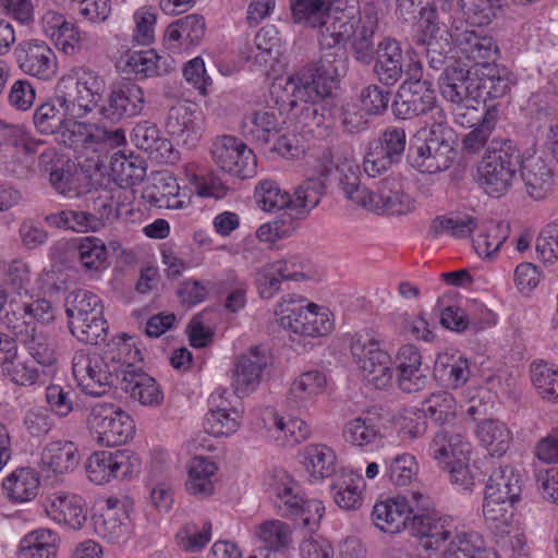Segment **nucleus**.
<instances>
[{"label": "nucleus", "instance_id": "nucleus-50", "mask_svg": "<svg viewBox=\"0 0 558 558\" xmlns=\"http://www.w3.org/2000/svg\"><path fill=\"white\" fill-rule=\"evenodd\" d=\"M291 534L289 524L280 520L266 521L258 529V537L266 544L268 551L287 548L292 542Z\"/></svg>", "mask_w": 558, "mask_h": 558}, {"label": "nucleus", "instance_id": "nucleus-28", "mask_svg": "<svg viewBox=\"0 0 558 558\" xmlns=\"http://www.w3.org/2000/svg\"><path fill=\"white\" fill-rule=\"evenodd\" d=\"M280 515L291 519L298 526L315 531L320 524L325 507L316 499H303L301 496L290 497L284 504H277Z\"/></svg>", "mask_w": 558, "mask_h": 558}, {"label": "nucleus", "instance_id": "nucleus-27", "mask_svg": "<svg viewBox=\"0 0 558 558\" xmlns=\"http://www.w3.org/2000/svg\"><path fill=\"white\" fill-rule=\"evenodd\" d=\"M59 94L56 100L60 107L70 112L71 119L82 118L85 113L92 111L101 99L89 90L73 85V77L61 78L58 85Z\"/></svg>", "mask_w": 558, "mask_h": 558}, {"label": "nucleus", "instance_id": "nucleus-55", "mask_svg": "<svg viewBox=\"0 0 558 558\" xmlns=\"http://www.w3.org/2000/svg\"><path fill=\"white\" fill-rule=\"evenodd\" d=\"M123 518L125 515L112 512L110 509L101 510L92 518L94 530L100 537L117 542L123 536Z\"/></svg>", "mask_w": 558, "mask_h": 558}, {"label": "nucleus", "instance_id": "nucleus-2", "mask_svg": "<svg viewBox=\"0 0 558 558\" xmlns=\"http://www.w3.org/2000/svg\"><path fill=\"white\" fill-rule=\"evenodd\" d=\"M132 367L129 360L113 349L99 353H78L73 359V375L87 395L101 396L107 388L121 389L126 371Z\"/></svg>", "mask_w": 558, "mask_h": 558}, {"label": "nucleus", "instance_id": "nucleus-49", "mask_svg": "<svg viewBox=\"0 0 558 558\" xmlns=\"http://www.w3.org/2000/svg\"><path fill=\"white\" fill-rule=\"evenodd\" d=\"M509 232L510 226L508 222L492 223L485 233L480 234L473 241L476 253L484 255V257H492L508 239Z\"/></svg>", "mask_w": 558, "mask_h": 558}, {"label": "nucleus", "instance_id": "nucleus-4", "mask_svg": "<svg viewBox=\"0 0 558 558\" xmlns=\"http://www.w3.org/2000/svg\"><path fill=\"white\" fill-rule=\"evenodd\" d=\"M521 161L522 154L510 140H505L498 148L493 147L492 151L488 149L478 166L485 192L493 197L507 193Z\"/></svg>", "mask_w": 558, "mask_h": 558}, {"label": "nucleus", "instance_id": "nucleus-8", "mask_svg": "<svg viewBox=\"0 0 558 558\" xmlns=\"http://www.w3.org/2000/svg\"><path fill=\"white\" fill-rule=\"evenodd\" d=\"M407 149V132L400 126L386 128L379 137L368 144L363 162L368 175L375 177L399 163Z\"/></svg>", "mask_w": 558, "mask_h": 558}, {"label": "nucleus", "instance_id": "nucleus-26", "mask_svg": "<svg viewBox=\"0 0 558 558\" xmlns=\"http://www.w3.org/2000/svg\"><path fill=\"white\" fill-rule=\"evenodd\" d=\"M120 390L143 405L157 407L163 400V393L156 379L142 368L135 366L126 371V376H124Z\"/></svg>", "mask_w": 558, "mask_h": 558}, {"label": "nucleus", "instance_id": "nucleus-57", "mask_svg": "<svg viewBox=\"0 0 558 558\" xmlns=\"http://www.w3.org/2000/svg\"><path fill=\"white\" fill-rule=\"evenodd\" d=\"M417 463L412 454L397 456L390 463L387 475L389 481L397 486H405L417 474Z\"/></svg>", "mask_w": 558, "mask_h": 558}, {"label": "nucleus", "instance_id": "nucleus-24", "mask_svg": "<svg viewBox=\"0 0 558 558\" xmlns=\"http://www.w3.org/2000/svg\"><path fill=\"white\" fill-rule=\"evenodd\" d=\"M197 120V113L191 106L178 104L169 109L166 130L178 144L192 148L201 137Z\"/></svg>", "mask_w": 558, "mask_h": 558}, {"label": "nucleus", "instance_id": "nucleus-41", "mask_svg": "<svg viewBox=\"0 0 558 558\" xmlns=\"http://www.w3.org/2000/svg\"><path fill=\"white\" fill-rule=\"evenodd\" d=\"M499 118L497 106H490L485 109L481 124L470 131L462 141V148L470 155L478 154L487 143V140L495 129Z\"/></svg>", "mask_w": 558, "mask_h": 558}, {"label": "nucleus", "instance_id": "nucleus-38", "mask_svg": "<svg viewBox=\"0 0 558 558\" xmlns=\"http://www.w3.org/2000/svg\"><path fill=\"white\" fill-rule=\"evenodd\" d=\"M325 386L326 376L322 372L316 369L304 372L292 383L288 402L292 407H298L302 401L320 393Z\"/></svg>", "mask_w": 558, "mask_h": 558}, {"label": "nucleus", "instance_id": "nucleus-56", "mask_svg": "<svg viewBox=\"0 0 558 558\" xmlns=\"http://www.w3.org/2000/svg\"><path fill=\"white\" fill-rule=\"evenodd\" d=\"M416 43L426 46V58L429 68L439 71L448 66V53L451 50L448 36L440 34L436 38H417Z\"/></svg>", "mask_w": 558, "mask_h": 558}, {"label": "nucleus", "instance_id": "nucleus-31", "mask_svg": "<svg viewBox=\"0 0 558 558\" xmlns=\"http://www.w3.org/2000/svg\"><path fill=\"white\" fill-rule=\"evenodd\" d=\"M39 485V476L31 468L16 469L2 483L8 496L17 502L34 499L38 494Z\"/></svg>", "mask_w": 558, "mask_h": 558}, {"label": "nucleus", "instance_id": "nucleus-9", "mask_svg": "<svg viewBox=\"0 0 558 558\" xmlns=\"http://www.w3.org/2000/svg\"><path fill=\"white\" fill-rule=\"evenodd\" d=\"M392 114L400 120L433 113L435 121H446L444 110L437 105L432 83L402 84L391 104Z\"/></svg>", "mask_w": 558, "mask_h": 558}, {"label": "nucleus", "instance_id": "nucleus-42", "mask_svg": "<svg viewBox=\"0 0 558 558\" xmlns=\"http://www.w3.org/2000/svg\"><path fill=\"white\" fill-rule=\"evenodd\" d=\"M457 402L447 391L432 393L423 403L421 412L438 425L451 423L456 417Z\"/></svg>", "mask_w": 558, "mask_h": 558}, {"label": "nucleus", "instance_id": "nucleus-25", "mask_svg": "<svg viewBox=\"0 0 558 558\" xmlns=\"http://www.w3.org/2000/svg\"><path fill=\"white\" fill-rule=\"evenodd\" d=\"M525 193L533 199H544L553 189V171L541 157H522L519 166Z\"/></svg>", "mask_w": 558, "mask_h": 558}, {"label": "nucleus", "instance_id": "nucleus-5", "mask_svg": "<svg viewBox=\"0 0 558 558\" xmlns=\"http://www.w3.org/2000/svg\"><path fill=\"white\" fill-rule=\"evenodd\" d=\"M87 424L99 445L121 446L131 439L135 432L132 417L112 403H97L90 409Z\"/></svg>", "mask_w": 558, "mask_h": 558}, {"label": "nucleus", "instance_id": "nucleus-1", "mask_svg": "<svg viewBox=\"0 0 558 558\" xmlns=\"http://www.w3.org/2000/svg\"><path fill=\"white\" fill-rule=\"evenodd\" d=\"M295 23L318 29L319 59L286 81L283 92L293 109L298 100L323 99L329 105L333 92L349 69V57L343 43L351 39L359 24L361 11L341 0H290Z\"/></svg>", "mask_w": 558, "mask_h": 558}, {"label": "nucleus", "instance_id": "nucleus-17", "mask_svg": "<svg viewBox=\"0 0 558 558\" xmlns=\"http://www.w3.org/2000/svg\"><path fill=\"white\" fill-rule=\"evenodd\" d=\"M457 134L447 125L446 121H435L429 130L428 136L421 140L424 151L429 154L434 172L447 170L453 162L457 151Z\"/></svg>", "mask_w": 558, "mask_h": 558}, {"label": "nucleus", "instance_id": "nucleus-47", "mask_svg": "<svg viewBox=\"0 0 558 558\" xmlns=\"http://www.w3.org/2000/svg\"><path fill=\"white\" fill-rule=\"evenodd\" d=\"M462 16L471 26H486L501 9L489 0H459Z\"/></svg>", "mask_w": 558, "mask_h": 558}, {"label": "nucleus", "instance_id": "nucleus-58", "mask_svg": "<svg viewBox=\"0 0 558 558\" xmlns=\"http://www.w3.org/2000/svg\"><path fill=\"white\" fill-rule=\"evenodd\" d=\"M343 435L352 445L364 446L377 437L378 430L372 418L356 417L345 425Z\"/></svg>", "mask_w": 558, "mask_h": 558}, {"label": "nucleus", "instance_id": "nucleus-46", "mask_svg": "<svg viewBox=\"0 0 558 558\" xmlns=\"http://www.w3.org/2000/svg\"><path fill=\"white\" fill-rule=\"evenodd\" d=\"M301 101L304 105L298 114V122L308 132H314L315 128H320L330 120L333 98L329 99V105L323 99Z\"/></svg>", "mask_w": 558, "mask_h": 558}, {"label": "nucleus", "instance_id": "nucleus-63", "mask_svg": "<svg viewBox=\"0 0 558 558\" xmlns=\"http://www.w3.org/2000/svg\"><path fill=\"white\" fill-rule=\"evenodd\" d=\"M340 184L347 198L363 207L368 208L367 202H371V194L373 191H369L365 186H361L360 178L356 171H354L352 168H349L348 171L342 173L340 177Z\"/></svg>", "mask_w": 558, "mask_h": 558}, {"label": "nucleus", "instance_id": "nucleus-16", "mask_svg": "<svg viewBox=\"0 0 558 558\" xmlns=\"http://www.w3.org/2000/svg\"><path fill=\"white\" fill-rule=\"evenodd\" d=\"M268 361L269 357L264 345L251 347L247 353L238 359L233 369L232 386L239 397H243L258 387Z\"/></svg>", "mask_w": 558, "mask_h": 558}, {"label": "nucleus", "instance_id": "nucleus-30", "mask_svg": "<svg viewBox=\"0 0 558 558\" xmlns=\"http://www.w3.org/2000/svg\"><path fill=\"white\" fill-rule=\"evenodd\" d=\"M456 43L459 51L466 59L474 61L483 68L484 62L497 56L499 49L490 36L482 35L474 31H465L457 35Z\"/></svg>", "mask_w": 558, "mask_h": 558}, {"label": "nucleus", "instance_id": "nucleus-29", "mask_svg": "<svg viewBox=\"0 0 558 558\" xmlns=\"http://www.w3.org/2000/svg\"><path fill=\"white\" fill-rule=\"evenodd\" d=\"M45 221L54 228L74 232H97L105 227L104 215L98 216L81 209H64L46 216Z\"/></svg>", "mask_w": 558, "mask_h": 558}, {"label": "nucleus", "instance_id": "nucleus-62", "mask_svg": "<svg viewBox=\"0 0 558 558\" xmlns=\"http://www.w3.org/2000/svg\"><path fill=\"white\" fill-rule=\"evenodd\" d=\"M506 496L497 494L496 489L485 490L483 515L487 521H507V514L510 508L518 501H510Z\"/></svg>", "mask_w": 558, "mask_h": 558}, {"label": "nucleus", "instance_id": "nucleus-14", "mask_svg": "<svg viewBox=\"0 0 558 558\" xmlns=\"http://www.w3.org/2000/svg\"><path fill=\"white\" fill-rule=\"evenodd\" d=\"M19 68L28 75L50 80L57 69L56 56L43 40L31 39L20 43L14 49Z\"/></svg>", "mask_w": 558, "mask_h": 558}, {"label": "nucleus", "instance_id": "nucleus-20", "mask_svg": "<svg viewBox=\"0 0 558 558\" xmlns=\"http://www.w3.org/2000/svg\"><path fill=\"white\" fill-rule=\"evenodd\" d=\"M416 505L411 506L404 497L388 498L376 502L372 511V520L376 527L385 533H399L402 529L410 530L412 515Z\"/></svg>", "mask_w": 558, "mask_h": 558}, {"label": "nucleus", "instance_id": "nucleus-13", "mask_svg": "<svg viewBox=\"0 0 558 558\" xmlns=\"http://www.w3.org/2000/svg\"><path fill=\"white\" fill-rule=\"evenodd\" d=\"M367 205L374 213L400 216L414 210L415 199L404 190L400 179L388 177L372 192Z\"/></svg>", "mask_w": 558, "mask_h": 558}, {"label": "nucleus", "instance_id": "nucleus-37", "mask_svg": "<svg viewBox=\"0 0 558 558\" xmlns=\"http://www.w3.org/2000/svg\"><path fill=\"white\" fill-rule=\"evenodd\" d=\"M70 332L80 341L87 344L104 342L108 332V323L104 318V308L89 313L83 325L77 329L74 319L69 320Z\"/></svg>", "mask_w": 558, "mask_h": 558}, {"label": "nucleus", "instance_id": "nucleus-43", "mask_svg": "<svg viewBox=\"0 0 558 558\" xmlns=\"http://www.w3.org/2000/svg\"><path fill=\"white\" fill-rule=\"evenodd\" d=\"M477 218L469 215L437 216L430 225L435 235L444 232L457 239L469 238L477 228Z\"/></svg>", "mask_w": 558, "mask_h": 558}, {"label": "nucleus", "instance_id": "nucleus-34", "mask_svg": "<svg viewBox=\"0 0 558 558\" xmlns=\"http://www.w3.org/2000/svg\"><path fill=\"white\" fill-rule=\"evenodd\" d=\"M41 460L54 473H64L76 468L80 456L72 441H52L45 448Z\"/></svg>", "mask_w": 558, "mask_h": 558}, {"label": "nucleus", "instance_id": "nucleus-44", "mask_svg": "<svg viewBox=\"0 0 558 558\" xmlns=\"http://www.w3.org/2000/svg\"><path fill=\"white\" fill-rule=\"evenodd\" d=\"M77 259L85 270L98 271L105 267L107 247L102 240L96 236H86L80 240L75 247Z\"/></svg>", "mask_w": 558, "mask_h": 558}, {"label": "nucleus", "instance_id": "nucleus-36", "mask_svg": "<svg viewBox=\"0 0 558 558\" xmlns=\"http://www.w3.org/2000/svg\"><path fill=\"white\" fill-rule=\"evenodd\" d=\"M304 465L314 478H325L336 472L335 452L324 445H311L304 449Z\"/></svg>", "mask_w": 558, "mask_h": 558}, {"label": "nucleus", "instance_id": "nucleus-64", "mask_svg": "<svg viewBox=\"0 0 558 558\" xmlns=\"http://www.w3.org/2000/svg\"><path fill=\"white\" fill-rule=\"evenodd\" d=\"M352 41L354 59L362 64H369L376 57V49L372 40L373 31L365 26L357 27Z\"/></svg>", "mask_w": 558, "mask_h": 558}, {"label": "nucleus", "instance_id": "nucleus-52", "mask_svg": "<svg viewBox=\"0 0 558 558\" xmlns=\"http://www.w3.org/2000/svg\"><path fill=\"white\" fill-rule=\"evenodd\" d=\"M392 93L376 84H369L362 88L360 102L362 110L367 116H383L389 106Z\"/></svg>", "mask_w": 558, "mask_h": 558}, {"label": "nucleus", "instance_id": "nucleus-23", "mask_svg": "<svg viewBox=\"0 0 558 558\" xmlns=\"http://www.w3.org/2000/svg\"><path fill=\"white\" fill-rule=\"evenodd\" d=\"M130 466V456L126 451H99L89 457L86 471L92 482L102 485L111 478L124 477L129 473Z\"/></svg>", "mask_w": 558, "mask_h": 558}, {"label": "nucleus", "instance_id": "nucleus-32", "mask_svg": "<svg viewBox=\"0 0 558 558\" xmlns=\"http://www.w3.org/2000/svg\"><path fill=\"white\" fill-rule=\"evenodd\" d=\"M217 470L216 463L208 458H193L189 465V478L185 483L187 492L199 497L210 496L214 492L211 477Z\"/></svg>", "mask_w": 558, "mask_h": 558}, {"label": "nucleus", "instance_id": "nucleus-35", "mask_svg": "<svg viewBox=\"0 0 558 558\" xmlns=\"http://www.w3.org/2000/svg\"><path fill=\"white\" fill-rule=\"evenodd\" d=\"M20 343L41 365L50 366L57 360L54 340L43 328H38L37 325L32 327V330L20 340Z\"/></svg>", "mask_w": 558, "mask_h": 558}, {"label": "nucleus", "instance_id": "nucleus-21", "mask_svg": "<svg viewBox=\"0 0 558 558\" xmlns=\"http://www.w3.org/2000/svg\"><path fill=\"white\" fill-rule=\"evenodd\" d=\"M45 511L52 520L73 530H80L87 519L84 499L70 493H53L46 498Z\"/></svg>", "mask_w": 558, "mask_h": 558}, {"label": "nucleus", "instance_id": "nucleus-11", "mask_svg": "<svg viewBox=\"0 0 558 558\" xmlns=\"http://www.w3.org/2000/svg\"><path fill=\"white\" fill-rule=\"evenodd\" d=\"M351 352L357 357V363L363 372L364 379L376 388L386 387L393 374L391 357L388 353L378 348L373 340H362L356 337L351 343Z\"/></svg>", "mask_w": 558, "mask_h": 558}, {"label": "nucleus", "instance_id": "nucleus-7", "mask_svg": "<svg viewBox=\"0 0 558 558\" xmlns=\"http://www.w3.org/2000/svg\"><path fill=\"white\" fill-rule=\"evenodd\" d=\"M275 313L279 316L278 323L282 328L302 336H325L332 329L328 315L319 313L314 303L303 306L296 305L293 298L282 299Z\"/></svg>", "mask_w": 558, "mask_h": 558}, {"label": "nucleus", "instance_id": "nucleus-10", "mask_svg": "<svg viewBox=\"0 0 558 558\" xmlns=\"http://www.w3.org/2000/svg\"><path fill=\"white\" fill-rule=\"evenodd\" d=\"M211 156L222 171L240 179L251 178L256 173L253 150L233 136L225 135L217 138L211 146Z\"/></svg>", "mask_w": 558, "mask_h": 558}, {"label": "nucleus", "instance_id": "nucleus-53", "mask_svg": "<svg viewBox=\"0 0 558 558\" xmlns=\"http://www.w3.org/2000/svg\"><path fill=\"white\" fill-rule=\"evenodd\" d=\"M2 324L12 332L15 340L20 342L36 323L28 319V313L24 305H15L13 302L8 304L5 313L0 317Z\"/></svg>", "mask_w": 558, "mask_h": 558}, {"label": "nucleus", "instance_id": "nucleus-19", "mask_svg": "<svg viewBox=\"0 0 558 558\" xmlns=\"http://www.w3.org/2000/svg\"><path fill=\"white\" fill-rule=\"evenodd\" d=\"M513 83L512 73L507 68L484 62L483 68L477 70V105H483L484 111L490 106H497L499 110V104L488 102L507 96Z\"/></svg>", "mask_w": 558, "mask_h": 558}, {"label": "nucleus", "instance_id": "nucleus-51", "mask_svg": "<svg viewBox=\"0 0 558 558\" xmlns=\"http://www.w3.org/2000/svg\"><path fill=\"white\" fill-rule=\"evenodd\" d=\"M440 324L442 327L456 332L472 330L474 333L484 329L482 320L474 318L463 308L448 306L440 312Z\"/></svg>", "mask_w": 558, "mask_h": 558}, {"label": "nucleus", "instance_id": "nucleus-18", "mask_svg": "<svg viewBox=\"0 0 558 558\" xmlns=\"http://www.w3.org/2000/svg\"><path fill=\"white\" fill-rule=\"evenodd\" d=\"M513 83L512 73L507 68L484 62L483 68L477 70V105H483L484 111L490 106H497L499 110V104L488 102L507 96Z\"/></svg>", "mask_w": 558, "mask_h": 558}, {"label": "nucleus", "instance_id": "nucleus-45", "mask_svg": "<svg viewBox=\"0 0 558 558\" xmlns=\"http://www.w3.org/2000/svg\"><path fill=\"white\" fill-rule=\"evenodd\" d=\"M477 436L493 453L504 454L511 438L506 425L496 420H485L477 426Z\"/></svg>", "mask_w": 558, "mask_h": 558}, {"label": "nucleus", "instance_id": "nucleus-6", "mask_svg": "<svg viewBox=\"0 0 558 558\" xmlns=\"http://www.w3.org/2000/svg\"><path fill=\"white\" fill-rule=\"evenodd\" d=\"M413 498L416 500V512L412 515L410 531L417 537L418 546L425 553L423 558H429L432 553L439 550L445 542L452 538L451 520L429 510L427 499L420 493L413 494Z\"/></svg>", "mask_w": 558, "mask_h": 558}, {"label": "nucleus", "instance_id": "nucleus-22", "mask_svg": "<svg viewBox=\"0 0 558 558\" xmlns=\"http://www.w3.org/2000/svg\"><path fill=\"white\" fill-rule=\"evenodd\" d=\"M373 72L386 87L397 84L404 74V56L399 41L384 38L376 48Z\"/></svg>", "mask_w": 558, "mask_h": 558}, {"label": "nucleus", "instance_id": "nucleus-12", "mask_svg": "<svg viewBox=\"0 0 558 558\" xmlns=\"http://www.w3.org/2000/svg\"><path fill=\"white\" fill-rule=\"evenodd\" d=\"M143 88L132 81H122L111 86L107 105L100 108L101 116L116 123L138 116L145 107Z\"/></svg>", "mask_w": 558, "mask_h": 558}, {"label": "nucleus", "instance_id": "nucleus-61", "mask_svg": "<svg viewBox=\"0 0 558 558\" xmlns=\"http://www.w3.org/2000/svg\"><path fill=\"white\" fill-rule=\"evenodd\" d=\"M238 422L227 409H210L206 414L205 429L214 436H227L235 432Z\"/></svg>", "mask_w": 558, "mask_h": 558}, {"label": "nucleus", "instance_id": "nucleus-40", "mask_svg": "<svg viewBox=\"0 0 558 558\" xmlns=\"http://www.w3.org/2000/svg\"><path fill=\"white\" fill-rule=\"evenodd\" d=\"M104 308L101 300L90 291L78 289L68 294L65 299V314L69 320L74 319L77 329L83 325L87 314Z\"/></svg>", "mask_w": 558, "mask_h": 558}, {"label": "nucleus", "instance_id": "nucleus-15", "mask_svg": "<svg viewBox=\"0 0 558 558\" xmlns=\"http://www.w3.org/2000/svg\"><path fill=\"white\" fill-rule=\"evenodd\" d=\"M477 72L472 74L469 69L457 61L445 68L438 78L442 97L452 104L475 101L477 104Z\"/></svg>", "mask_w": 558, "mask_h": 558}, {"label": "nucleus", "instance_id": "nucleus-60", "mask_svg": "<svg viewBox=\"0 0 558 558\" xmlns=\"http://www.w3.org/2000/svg\"><path fill=\"white\" fill-rule=\"evenodd\" d=\"M532 381L543 398L558 399V372L546 364L532 367Z\"/></svg>", "mask_w": 558, "mask_h": 558}, {"label": "nucleus", "instance_id": "nucleus-48", "mask_svg": "<svg viewBox=\"0 0 558 558\" xmlns=\"http://www.w3.org/2000/svg\"><path fill=\"white\" fill-rule=\"evenodd\" d=\"M250 123L248 133L260 144H268L280 131L275 111H256L250 117Z\"/></svg>", "mask_w": 558, "mask_h": 558}, {"label": "nucleus", "instance_id": "nucleus-33", "mask_svg": "<svg viewBox=\"0 0 558 558\" xmlns=\"http://www.w3.org/2000/svg\"><path fill=\"white\" fill-rule=\"evenodd\" d=\"M72 120L70 112H65V108L58 105L56 97L41 104L34 113V123L44 134L59 133L63 128L68 129Z\"/></svg>", "mask_w": 558, "mask_h": 558}, {"label": "nucleus", "instance_id": "nucleus-54", "mask_svg": "<svg viewBox=\"0 0 558 558\" xmlns=\"http://www.w3.org/2000/svg\"><path fill=\"white\" fill-rule=\"evenodd\" d=\"M146 169L145 160L133 154L129 156L122 155L121 160L116 159L113 168L121 182L126 186H134L143 182L146 177Z\"/></svg>", "mask_w": 558, "mask_h": 558}, {"label": "nucleus", "instance_id": "nucleus-39", "mask_svg": "<svg viewBox=\"0 0 558 558\" xmlns=\"http://www.w3.org/2000/svg\"><path fill=\"white\" fill-rule=\"evenodd\" d=\"M496 489L500 496L508 497L510 501H519L521 495V478L514 468L505 465L493 468L486 482L485 490Z\"/></svg>", "mask_w": 558, "mask_h": 558}, {"label": "nucleus", "instance_id": "nucleus-59", "mask_svg": "<svg viewBox=\"0 0 558 558\" xmlns=\"http://www.w3.org/2000/svg\"><path fill=\"white\" fill-rule=\"evenodd\" d=\"M465 460L466 458L454 459L447 462L445 468L450 474V480L453 484L463 489H471L476 480L483 481V478H480L482 472H480L478 468L475 465L471 469Z\"/></svg>", "mask_w": 558, "mask_h": 558}, {"label": "nucleus", "instance_id": "nucleus-3", "mask_svg": "<svg viewBox=\"0 0 558 558\" xmlns=\"http://www.w3.org/2000/svg\"><path fill=\"white\" fill-rule=\"evenodd\" d=\"M325 193V182L322 178H308L294 191L293 196L281 191L277 182L264 180L255 189L258 206L265 211L293 209L306 214L315 208Z\"/></svg>", "mask_w": 558, "mask_h": 558}]
</instances>
